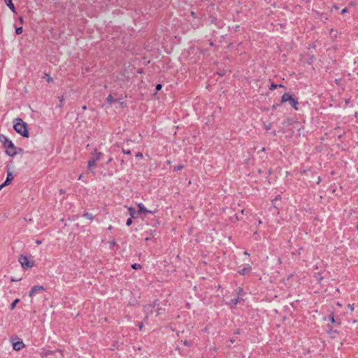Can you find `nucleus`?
I'll return each mask as SVG.
<instances>
[{
  "instance_id": "obj_38",
  "label": "nucleus",
  "mask_w": 358,
  "mask_h": 358,
  "mask_svg": "<svg viewBox=\"0 0 358 358\" xmlns=\"http://www.w3.org/2000/svg\"><path fill=\"white\" fill-rule=\"evenodd\" d=\"M337 305H338V306H341V304L340 303H337Z\"/></svg>"
},
{
  "instance_id": "obj_32",
  "label": "nucleus",
  "mask_w": 358,
  "mask_h": 358,
  "mask_svg": "<svg viewBox=\"0 0 358 358\" xmlns=\"http://www.w3.org/2000/svg\"><path fill=\"white\" fill-rule=\"evenodd\" d=\"M348 12V9L347 8H343L342 10H341V13H345Z\"/></svg>"
},
{
  "instance_id": "obj_16",
  "label": "nucleus",
  "mask_w": 358,
  "mask_h": 358,
  "mask_svg": "<svg viewBox=\"0 0 358 358\" xmlns=\"http://www.w3.org/2000/svg\"><path fill=\"white\" fill-rule=\"evenodd\" d=\"M23 29L22 27H20L15 29V34L19 35L22 33Z\"/></svg>"
},
{
  "instance_id": "obj_10",
  "label": "nucleus",
  "mask_w": 358,
  "mask_h": 358,
  "mask_svg": "<svg viewBox=\"0 0 358 358\" xmlns=\"http://www.w3.org/2000/svg\"><path fill=\"white\" fill-rule=\"evenodd\" d=\"M101 156V152L95 151L94 152L92 153V157H93L92 159L98 162L100 159Z\"/></svg>"
},
{
  "instance_id": "obj_31",
  "label": "nucleus",
  "mask_w": 358,
  "mask_h": 358,
  "mask_svg": "<svg viewBox=\"0 0 358 358\" xmlns=\"http://www.w3.org/2000/svg\"><path fill=\"white\" fill-rule=\"evenodd\" d=\"M123 152H124V154H126V155H130V154H131V151H130V150H127V151H126V150H123Z\"/></svg>"
},
{
  "instance_id": "obj_40",
  "label": "nucleus",
  "mask_w": 358,
  "mask_h": 358,
  "mask_svg": "<svg viewBox=\"0 0 358 358\" xmlns=\"http://www.w3.org/2000/svg\"><path fill=\"white\" fill-rule=\"evenodd\" d=\"M245 255H249V254L247 252H245Z\"/></svg>"
},
{
  "instance_id": "obj_1",
  "label": "nucleus",
  "mask_w": 358,
  "mask_h": 358,
  "mask_svg": "<svg viewBox=\"0 0 358 358\" xmlns=\"http://www.w3.org/2000/svg\"><path fill=\"white\" fill-rule=\"evenodd\" d=\"M0 142L1 143L7 155L14 157L17 154H22L23 150L17 148L13 141L4 134H0Z\"/></svg>"
},
{
  "instance_id": "obj_41",
  "label": "nucleus",
  "mask_w": 358,
  "mask_h": 358,
  "mask_svg": "<svg viewBox=\"0 0 358 358\" xmlns=\"http://www.w3.org/2000/svg\"><path fill=\"white\" fill-rule=\"evenodd\" d=\"M82 178V175L80 176L79 180Z\"/></svg>"
},
{
  "instance_id": "obj_34",
  "label": "nucleus",
  "mask_w": 358,
  "mask_h": 358,
  "mask_svg": "<svg viewBox=\"0 0 358 358\" xmlns=\"http://www.w3.org/2000/svg\"><path fill=\"white\" fill-rule=\"evenodd\" d=\"M19 21L22 24L23 22V17H19Z\"/></svg>"
},
{
  "instance_id": "obj_17",
  "label": "nucleus",
  "mask_w": 358,
  "mask_h": 358,
  "mask_svg": "<svg viewBox=\"0 0 358 358\" xmlns=\"http://www.w3.org/2000/svg\"><path fill=\"white\" fill-rule=\"evenodd\" d=\"M114 101L113 97L111 94L108 95L107 97V102L111 103Z\"/></svg>"
},
{
  "instance_id": "obj_11",
  "label": "nucleus",
  "mask_w": 358,
  "mask_h": 358,
  "mask_svg": "<svg viewBox=\"0 0 358 358\" xmlns=\"http://www.w3.org/2000/svg\"><path fill=\"white\" fill-rule=\"evenodd\" d=\"M289 103H290V104L292 105V106L295 110H298V107H297L298 101H297V100L294 99L292 97V99L290 100Z\"/></svg>"
},
{
  "instance_id": "obj_28",
  "label": "nucleus",
  "mask_w": 358,
  "mask_h": 358,
  "mask_svg": "<svg viewBox=\"0 0 358 358\" xmlns=\"http://www.w3.org/2000/svg\"><path fill=\"white\" fill-rule=\"evenodd\" d=\"M276 87H277V85H276L272 84V85H271V90H275Z\"/></svg>"
},
{
  "instance_id": "obj_29",
  "label": "nucleus",
  "mask_w": 358,
  "mask_h": 358,
  "mask_svg": "<svg viewBox=\"0 0 358 358\" xmlns=\"http://www.w3.org/2000/svg\"><path fill=\"white\" fill-rule=\"evenodd\" d=\"M143 157V155L141 152H138L136 155V157L141 158Z\"/></svg>"
},
{
  "instance_id": "obj_22",
  "label": "nucleus",
  "mask_w": 358,
  "mask_h": 358,
  "mask_svg": "<svg viewBox=\"0 0 358 358\" xmlns=\"http://www.w3.org/2000/svg\"><path fill=\"white\" fill-rule=\"evenodd\" d=\"M231 303L234 306H236L238 303V299H232Z\"/></svg>"
},
{
  "instance_id": "obj_14",
  "label": "nucleus",
  "mask_w": 358,
  "mask_h": 358,
  "mask_svg": "<svg viewBox=\"0 0 358 358\" xmlns=\"http://www.w3.org/2000/svg\"><path fill=\"white\" fill-rule=\"evenodd\" d=\"M110 249H113V247L116 245V241L115 239L111 240L108 243Z\"/></svg>"
},
{
  "instance_id": "obj_12",
  "label": "nucleus",
  "mask_w": 358,
  "mask_h": 358,
  "mask_svg": "<svg viewBox=\"0 0 358 358\" xmlns=\"http://www.w3.org/2000/svg\"><path fill=\"white\" fill-rule=\"evenodd\" d=\"M83 217L89 220H93V219H94V215L90 213H85L83 215Z\"/></svg>"
},
{
  "instance_id": "obj_13",
  "label": "nucleus",
  "mask_w": 358,
  "mask_h": 358,
  "mask_svg": "<svg viewBox=\"0 0 358 358\" xmlns=\"http://www.w3.org/2000/svg\"><path fill=\"white\" fill-rule=\"evenodd\" d=\"M96 161L94 160V159H91L88 162V167H92V166H96Z\"/></svg>"
},
{
  "instance_id": "obj_27",
  "label": "nucleus",
  "mask_w": 358,
  "mask_h": 358,
  "mask_svg": "<svg viewBox=\"0 0 358 358\" xmlns=\"http://www.w3.org/2000/svg\"><path fill=\"white\" fill-rule=\"evenodd\" d=\"M183 344L185 345H191V343L188 341H183Z\"/></svg>"
},
{
  "instance_id": "obj_9",
  "label": "nucleus",
  "mask_w": 358,
  "mask_h": 358,
  "mask_svg": "<svg viewBox=\"0 0 358 358\" xmlns=\"http://www.w3.org/2000/svg\"><path fill=\"white\" fill-rule=\"evenodd\" d=\"M292 96L291 94L289 93H285L282 96V103H285V102H287V101H290V100L292 99Z\"/></svg>"
},
{
  "instance_id": "obj_23",
  "label": "nucleus",
  "mask_w": 358,
  "mask_h": 358,
  "mask_svg": "<svg viewBox=\"0 0 358 358\" xmlns=\"http://www.w3.org/2000/svg\"><path fill=\"white\" fill-rule=\"evenodd\" d=\"M330 321H331V323H334L335 322L334 316L333 313L330 315Z\"/></svg>"
},
{
  "instance_id": "obj_20",
  "label": "nucleus",
  "mask_w": 358,
  "mask_h": 358,
  "mask_svg": "<svg viewBox=\"0 0 358 358\" xmlns=\"http://www.w3.org/2000/svg\"><path fill=\"white\" fill-rule=\"evenodd\" d=\"M46 80L48 83H52L53 79L52 77H50L49 75H46Z\"/></svg>"
},
{
  "instance_id": "obj_37",
  "label": "nucleus",
  "mask_w": 358,
  "mask_h": 358,
  "mask_svg": "<svg viewBox=\"0 0 358 358\" xmlns=\"http://www.w3.org/2000/svg\"><path fill=\"white\" fill-rule=\"evenodd\" d=\"M167 164H171V161H168V162H167Z\"/></svg>"
},
{
  "instance_id": "obj_5",
  "label": "nucleus",
  "mask_w": 358,
  "mask_h": 358,
  "mask_svg": "<svg viewBox=\"0 0 358 358\" xmlns=\"http://www.w3.org/2000/svg\"><path fill=\"white\" fill-rule=\"evenodd\" d=\"M12 169H13V167H11V166H9L7 168V170H6L7 177L4 182V185H8L11 182V181L13 180Z\"/></svg>"
},
{
  "instance_id": "obj_33",
  "label": "nucleus",
  "mask_w": 358,
  "mask_h": 358,
  "mask_svg": "<svg viewBox=\"0 0 358 358\" xmlns=\"http://www.w3.org/2000/svg\"><path fill=\"white\" fill-rule=\"evenodd\" d=\"M7 185H4V182L2 183L1 185H0V190L5 186H6Z\"/></svg>"
},
{
  "instance_id": "obj_42",
  "label": "nucleus",
  "mask_w": 358,
  "mask_h": 358,
  "mask_svg": "<svg viewBox=\"0 0 358 358\" xmlns=\"http://www.w3.org/2000/svg\"><path fill=\"white\" fill-rule=\"evenodd\" d=\"M320 178H319V179L317 180V182L319 183V182H320Z\"/></svg>"
},
{
  "instance_id": "obj_35",
  "label": "nucleus",
  "mask_w": 358,
  "mask_h": 358,
  "mask_svg": "<svg viewBox=\"0 0 358 358\" xmlns=\"http://www.w3.org/2000/svg\"><path fill=\"white\" fill-rule=\"evenodd\" d=\"M245 269H243L241 272V274H245Z\"/></svg>"
},
{
  "instance_id": "obj_6",
  "label": "nucleus",
  "mask_w": 358,
  "mask_h": 358,
  "mask_svg": "<svg viewBox=\"0 0 358 358\" xmlns=\"http://www.w3.org/2000/svg\"><path fill=\"white\" fill-rule=\"evenodd\" d=\"M45 291V287L42 285H36V286H34L29 291V296L30 297H33V296L34 295V294L37 292H44Z\"/></svg>"
},
{
  "instance_id": "obj_2",
  "label": "nucleus",
  "mask_w": 358,
  "mask_h": 358,
  "mask_svg": "<svg viewBox=\"0 0 358 358\" xmlns=\"http://www.w3.org/2000/svg\"><path fill=\"white\" fill-rule=\"evenodd\" d=\"M13 129L20 136L28 138L29 136V128L27 124L21 118H16L14 120Z\"/></svg>"
},
{
  "instance_id": "obj_4",
  "label": "nucleus",
  "mask_w": 358,
  "mask_h": 358,
  "mask_svg": "<svg viewBox=\"0 0 358 358\" xmlns=\"http://www.w3.org/2000/svg\"><path fill=\"white\" fill-rule=\"evenodd\" d=\"M11 343L13 349L15 351H19L25 347V345L23 343V341L19 338L12 340Z\"/></svg>"
},
{
  "instance_id": "obj_43",
  "label": "nucleus",
  "mask_w": 358,
  "mask_h": 358,
  "mask_svg": "<svg viewBox=\"0 0 358 358\" xmlns=\"http://www.w3.org/2000/svg\"><path fill=\"white\" fill-rule=\"evenodd\" d=\"M262 224V221L261 220L259 221V224Z\"/></svg>"
},
{
  "instance_id": "obj_7",
  "label": "nucleus",
  "mask_w": 358,
  "mask_h": 358,
  "mask_svg": "<svg viewBox=\"0 0 358 358\" xmlns=\"http://www.w3.org/2000/svg\"><path fill=\"white\" fill-rule=\"evenodd\" d=\"M137 206L138 207L139 211L141 213H155V211H153V210H147L142 203H138L137 204Z\"/></svg>"
},
{
  "instance_id": "obj_3",
  "label": "nucleus",
  "mask_w": 358,
  "mask_h": 358,
  "mask_svg": "<svg viewBox=\"0 0 358 358\" xmlns=\"http://www.w3.org/2000/svg\"><path fill=\"white\" fill-rule=\"evenodd\" d=\"M18 262L24 270H30L35 265L33 258L25 255H20L19 256Z\"/></svg>"
},
{
  "instance_id": "obj_15",
  "label": "nucleus",
  "mask_w": 358,
  "mask_h": 358,
  "mask_svg": "<svg viewBox=\"0 0 358 358\" xmlns=\"http://www.w3.org/2000/svg\"><path fill=\"white\" fill-rule=\"evenodd\" d=\"M19 301H20L19 299H16L15 301H13V302L11 303V306H10L11 310H13L15 308L16 304L19 302Z\"/></svg>"
},
{
  "instance_id": "obj_26",
  "label": "nucleus",
  "mask_w": 358,
  "mask_h": 358,
  "mask_svg": "<svg viewBox=\"0 0 358 358\" xmlns=\"http://www.w3.org/2000/svg\"><path fill=\"white\" fill-rule=\"evenodd\" d=\"M348 307H349V309L350 310V311L354 310V305L353 304H349Z\"/></svg>"
},
{
  "instance_id": "obj_44",
  "label": "nucleus",
  "mask_w": 358,
  "mask_h": 358,
  "mask_svg": "<svg viewBox=\"0 0 358 358\" xmlns=\"http://www.w3.org/2000/svg\"><path fill=\"white\" fill-rule=\"evenodd\" d=\"M357 229H358V227H357Z\"/></svg>"
},
{
  "instance_id": "obj_18",
  "label": "nucleus",
  "mask_w": 358,
  "mask_h": 358,
  "mask_svg": "<svg viewBox=\"0 0 358 358\" xmlns=\"http://www.w3.org/2000/svg\"><path fill=\"white\" fill-rule=\"evenodd\" d=\"M131 267L134 269L141 268V266L140 264H134L131 265Z\"/></svg>"
},
{
  "instance_id": "obj_8",
  "label": "nucleus",
  "mask_w": 358,
  "mask_h": 358,
  "mask_svg": "<svg viewBox=\"0 0 358 358\" xmlns=\"http://www.w3.org/2000/svg\"><path fill=\"white\" fill-rule=\"evenodd\" d=\"M4 2L13 13H16L15 6L13 3V0H4Z\"/></svg>"
},
{
  "instance_id": "obj_36",
  "label": "nucleus",
  "mask_w": 358,
  "mask_h": 358,
  "mask_svg": "<svg viewBox=\"0 0 358 358\" xmlns=\"http://www.w3.org/2000/svg\"><path fill=\"white\" fill-rule=\"evenodd\" d=\"M112 229H113L112 225H110V226L108 227V229L109 231H110V230H111Z\"/></svg>"
},
{
  "instance_id": "obj_21",
  "label": "nucleus",
  "mask_w": 358,
  "mask_h": 358,
  "mask_svg": "<svg viewBox=\"0 0 358 358\" xmlns=\"http://www.w3.org/2000/svg\"><path fill=\"white\" fill-rule=\"evenodd\" d=\"M182 168H183V165H180V166L175 167L174 170L177 171L181 170Z\"/></svg>"
},
{
  "instance_id": "obj_30",
  "label": "nucleus",
  "mask_w": 358,
  "mask_h": 358,
  "mask_svg": "<svg viewBox=\"0 0 358 358\" xmlns=\"http://www.w3.org/2000/svg\"><path fill=\"white\" fill-rule=\"evenodd\" d=\"M10 280H11L12 282H17V281H20V280H21V279H20H20H15V278H11Z\"/></svg>"
},
{
  "instance_id": "obj_39",
  "label": "nucleus",
  "mask_w": 358,
  "mask_h": 358,
  "mask_svg": "<svg viewBox=\"0 0 358 358\" xmlns=\"http://www.w3.org/2000/svg\"><path fill=\"white\" fill-rule=\"evenodd\" d=\"M83 108L84 110H85V109H86V106H83Z\"/></svg>"
},
{
  "instance_id": "obj_24",
  "label": "nucleus",
  "mask_w": 358,
  "mask_h": 358,
  "mask_svg": "<svg viewBox=\"0 0 358 358\" xmlns=\"http://www.w3.org/2000/svg\"><path fill=\"white\" fill-rule=\"evenodd\" d=\"M131 223H132V220H131V218H129V219L127 220V226H130V225L131 224Z\"/></svg>"
},
{
  "instance_id": "obj_25",
  "label": "nucleus",
  "mask_w": 358,
  "mask_h": 358,
  "mask_svg": "<svg viewBox=\"0 0 358 358\" xmlns=\"http://www.w3.org/2000/svg\"><path fill=\"white\" fill-rule=\"evenodd\" d=\"M162 85L161 84H157V85H156V90H157V91L160 90L162 89Z\"/></svg>"
},
{
  "instance_id": "obj_19",
  "label": "nucleus",
  "mask_w": 358,
  "mask_h": 358,
  "mask_svg": "<svg viewBox=\"0 0 358 358\" xmlns=\"http://www.w3.org/2000/svg\"><path fill=\"white\" fill-rule=\"evenodd\" d=\"M128 210H129V212H130V215H131V217H133V216H134V213H135V210L134 209V208H132V207H129V208H128Z\"/></svg>"
}]
</instances>
